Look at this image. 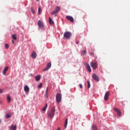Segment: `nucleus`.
I'll list each match as a JSON object with an SVG mask.
<instances>
[{"label": "nucleus", "instance_id": "7ed1b4c3", "mask_svg": "<svg viewBox=\"0 0 130 130\" xmlns=\"http://www.w3.org/2000/svg\"><path fill=\"white\" fill-rule=\"evenodd\" d=\"M56 102L58 103H60L61 102V95L60 93H57L56 96Z\"/></svg>", "mask_w": 130, "mask_h": 130}, {"label": "nucleus", "instance_id": "2f4dec72", "mask_svg": "<svg viewBox=\"0 0 130 130\" xmlns=\"http://www.w3.org/2000/svg\"><path fill=\"white\" fill-rule=\"evenodd\" d=\"M5 46L6 48H7V49H8V48H9V45L8 44H5Z\"/></svg>", "mask_w": 130, "mask_h": 130}, {"label": "nucleus", "instance_id": "f3484780", "mask_svg": "<svg viewBox=\"0 0 130 130\" xmlns=\"http://www.w3.org/2000/svg\"><path fill=\"white\" fill-rule=\"evenodd\" d=\"M7 102L8 103H10V102H11V96L9 95L7 96Z\"/></svg>", "mask_w": 130, "mask_h": 130}, {"label": "nucleus", "instance_id": "dca6fc26", "mask_svg": "<svg viewBox=\"0 0 130 130\" xmlns=\"http://www.w3.org/2000/svg\"><path fill=\"white\" fill-rule=\"evenodd\" d=\"M49 24L51 25H53L54 24L53 20L50 17L49 18Z\"/></svg>", "mask_w": 130, "mask_h": 130}, {"label": "nucleus", "instance_id": "423d86ee", "mask_svg": "<svg viewBox=\"0 0 130 130\" xmlns=\"http://www.w3.org/2000/svg\"><path fill=\"white\" fill-rule=\"evenodd\" d=\"M51 67V62H48V63H47V65L46 68H44V69L43 70V72L47 71L49 69H50Z\"/></svg>", "mask_w": 130, "mask_h": 130}, {"label": "nucleus", "instance_id": "58836bf2", "mask_svg": "<svg viewBox=\"0 0 130 130\" xmlns=\"http://www.w3.org/2000/svg\"><path fill=\"white\" fill-rule=\"evenodd\" d=\"M2 123V120H0V123Z\"/></svg>", "mask_w": 130, "mask_h": 130}, {"label": "nucleus", "instance_id": "7c9ffc66", "mask_svg": "<svg viewBox=\"0 0 130 130\" xmlns=\"http://www.w3.org/2000/svg\"><path fill=\"white\" fill-rule=\"evenodd\" d=\"M41 8L40 7L38 9V12H39V14H41Z\"/></svg>", "mask_w": 130, "mask_h": 130}, {"label": "nucleus", "instance_id": "ddd939ff", "mask_svg": "<svg viewBox=\"0 0 130 130\" xmlns=\"http://www.w3.org/2000/svg\"><path fill=\"white\" fill-rule=\"evenodd\" d=\"M24 89L26 92H29V91H30V88H29V86H28V85H25Z\"/></svg>", "mask_w": 130, "mask_h": 130}, {"label": "nucleus", "instance_id": "72a5a7b5", "mask_svg": "<svg viewBox=\"0 0 130 130\" xmlns=\"http://www.w3.org/2000/svg\"><path fill=\"white\" fill-rule=\"evenodd\" d=\"M3 93V89H0V94Z\"/></svg>", "mask_w": 130, "mask_h": 130}, {"label": "nucleus", "instance_id": "4468645a", "mask_svg": "<svg viewBox=\"0 0 130 130\" xmlns=\"http://www.w3.org/2000/svg\"><path fill=\"white\" fill-rule=\"evenodd\" d=\"M8 70H9V67H8V66L6 67L3 72V75H6V74Z\"/></svg>", "mask_w": 130, "mask_h": 130}, {"label": "nucleus", "instance_id": "393cba45", "mask_svg": "<svg viewBox=\"0 0 130 130\" xmlns=\"http://www.w3.org/2000/svg\"><path fill=\"white\" fill-rule=\"evenodd\" d=\"M92 128L93 130H97V127L96 125H93V126H92Z\"/></svg>", "mask_w": 130, "mask_h": 130}, {"label": "nucleus", "instance_id": "b1692460", "mask_svg": "<svg viewBox=\"0 0 130 130\" xmlns=\"http://www.w3.org/2000/svg\"><path fill=\"white\" fill-rule=\"evenodd\" d=\"M47 107H48L47 104H46L45 107H44V108H43L42 110H43V111H45L46 108H47Z\"/></svg>", "mask_w": 130, "mask_h": 130}, {"label": "nucleus", "instance_id": "473e14b6", "mask_svg": "<svg viewBox=\"0 0 130 130\" xmlns=\"http://www.w3.org/2000/svg\"><path fill=\"white\" fill-rule=\"evenodd\" d=\"M79 86H80V88H82V84H80Z\"/></svg>", "mask_w": 130, "mask_h": 130}, {"label": "nucleus", "instance_id": "f03ea898", "mask_svg": "<svg viewBox=\"0 0 130 130\" xmlns=\"http://www.w3.org/2000/svg\"><path fill=\"white\" fill-rule=\"evenodd\" d=\"M55 113V108H52L51 109V111L49 112L48 115L49 117L52 118L53 117Z\"/></svg>", "mask_w": 130, "mask_h": 130}, {"label": "nucleus", "instance_id": "0eeeda50", "mask_svg": "<svg viewBox=\"0 0 130 130\" xmlns=\"http://www.w3.org/2000/svg\"><path fill=\"white\" fill-rule=\"evenodd\" d=\"M114 110L117 113V115H118V116L119 117L121 116V113L120 110L118 109V108H114Z\"/></svg>", "mask_w": 130, "mask_h": 130}, {"label": "nucleus", "instance_id": "a211bd4d", "mask_svg": "<svg viewBox=\"0 0 130 130\" xmlns=\"http://www.w3.org/2000/svg\"><path fill=\"white\" fill-rule=\"evenodd\" d=\"M16 129H17V126L16 125H12L11 126V129L12 130H16Z\"/></svg>", "mask_w": 130, "mask_h": 130}, {"label": "nucleus", "instance_id": "20e7f679", "mask_svg": "<svg viewBox=\"0 0 130 130\" xmlns=\"http://www.w3.org/2000/svg\"><path fill=\"white\" fill-rule=\"evenodd\" d=\"M90 65L91 67L93 68V70H96V69L98 68V64L95 62H90Z\"/></svg>", "mask_w": 130, "mask_h": 130}, {"label": "nucleus", "instance_id": "e433bc0d", "mask_svg": "<svg viewBox=\"0 0 130 130\" xmlns=\"http://www.w3.org/2000/svg\"><path fill=\"white\" fill-rule=\"evenodd\" d=\"M76 44H79V41H77L76 43Z\"/></svg>", "mask_w": 130, "mask_h": 130}, {"label": "nucleus", "instance_id": "5701e85b", "mask_svg": "<svg viewBox=\"0 0 130 130\" xmlns=\"http://www.w3.org/2000/svg\"><path fill=\"white\" fill-rule=\"evenodd\" d=\"M68 124V119H66L64 122V128H66Z\"/></svg>", "mask_w": 130, "mask_h": 130}, {"label": "nucleus", "instance_id": "4be33fe9", "mask_svg": "<svg viewBox=\"0 0 130 130\" xmlns=\"http://www.w3.org/2000/svg\"><path fill=\"white\" fill-rule=\"evenodd\" d=\"M87 53V51L86 50H84V51H81V54L83 55H85Z\"/></svg>", "mask_w": 130, "mask_h": 130}, {"label": "nucleus", "instance_id": "9b49d317", "mask_svg": "<svg viewBox=\"0 0 130 130\" xmlns=\"http://www.w3.org/2000/svg\"><path fill=\"white\" fill-rule=\"evenodd\" d=\"M92 77L93 78V79H94L95 81H99V77L95 74H93Z\"/></svg>", "mask_w": 130, "mask_h": 130}, {"label": "nucleus", "instance_id": "2eb2a0df", "mask_svg": "<svg viewBox=\"0 0 130 130\" xmlns=\"http://www.w3.org/2000/svg\"><path fill=\"white\" fill-rule=\"evenodd\" d=\"M45 96L47 99L48 98V86H47V89L46 90Z\"/></svg>", "mask_w": 130, "mask_h": 130}, {"label": "nucleus", "instance_id": "4c0bfd02", "mask_svg": "<svg viewBox=\"0 0 130 130\" xmlns=\"http://www.w3.org/2000/svg\"><path fill=\"white\" fill-rule=\"evenodd\" d=\"M57 130H60V128H58Z\"/></svg>", "mask_w": 130, "mask_h": 130}, {"label": "nucleus", "instance_id": "9d476101", "mask_svg": "<svg viewBox=\"0 0 130 130\" xmlns=\"http://www.w3.org/2000/svg\"><path fill=\"white\" fill-rule=\"evenodd\" d=\"M66 19H68V20L70 21L71 22H74V18H73V17L71 16H67Z\"/></svg>", "mask_w": 130, "mask_h": 130}, {"label": "nucleus", "instance_id": "f8f14e48", "mask_svg": "<svg viewBox=\"0 0 130 130\" xmlns=\"http://www.w3.org/2000/svg\"><path fill=\"white\" fill-rule=\"evenodd\" d=\"M85 67H86V69L88 70V71L89 72H91V68H90V66L88 63H86Z\"/></svg>", "mask_w": 130, "mask_h": 130}, {"label": "nucleus", "instance_id": "c756f323", "mask_svg": "<svg viewBox=\"0 0 130 130\" xmlns=\"http://www.w3.org/2000/svg\"><path fill=\"white\" fill-rule=\"evenodd\" d=\"M10 117H11V114L6 115V118H10Z\"/></svg>", "mask_w": 130, "mask_h": 130}, {"label": "nucleus", "instance_id": "412c9836", "mask_svg": "<svg viewBox=\"0 0 130 130\" xmlns=\"http://www.w3.org/2000/svg\"><path fill=\"white\" fill-rule=\"evenodd\" d=\"M30 11H31V12H32V14H35V13H36V12L35 11V10L33 8V7H31Z\"/></svg>", "mask_w": 130, "mask_h": 130}, {"label": "nucleus", "instance_id": "c85d7f7f", "mask_svg": "<svg viewBox=\"0 0 130 130\" xmlns=\"http://www.w3.org/2000/svg\"><path fill=\"white\" fill-rule=\"evenodd\" d=\"M87 83H88V88H89L90 87V84L89 81H87Z\"/></svg>", "mask_w": 130, "mask_h": 130}, {"label": "nucleus", "instance_id": "aec40b11", "mask_svg": "<svg viewBox=\"0 0 130 130\" xmlns=\"http://www.w3.org/2000/svg\"><path fill=\"white\" fill-rule=\"evenodd\" d=\"M40 80V75H37V76H36V80L37 81H39Z\"/></svg>", "mask_w": 130, "mask_h": 130}, {"label": "nucleus", "instance_id": "6ab92c4d", "mask_svg": "<svg viewBox=\"0 0 130 130\" xmlns=\"http://www.w3.org/2000/svg\"><path fill=\"white\" fill-rule=\"evenodd\" d=\"M59 10H60V8L58 6H57L55 9V11H56V13H58Z\"/></svg>", "mask_w": 130, "mask_h": 130}, {"label": "nucleus", "instance_id": "6e6552de", "mask_svg": "<svg viewBox=\"0 0 130 130\" xmlns=\"http://www.w3.org/2000/svg\"><path fill=\"white\" fill-rule=\"evenodd\" d=\"M38 24L39 28H42L44 27V24H43V22L39 20L38 22Z\"/></svg>", "mask_w": 130, "mask_h": 130}, {"label": "nucleus", "instance_id": "1a4fd4ad", "mask_svg": "<svg viewBox=\"0 0 130 130\" xmlns=\"http://www.w3.org/2000/svg\"><path fill=\"white\" fill-rule=\"evenodd\" d=\"M31 56L32 59H36V57H37V53L35 52V51H33L32 54H31Z\"/></svg>", "mask_w": 130, "mask_h": 130}, {"label": "nucleus", "instance_id": "39448f33", "mask_svg": "<svg viewBox=\"0 0 130 130\" xmlns=\"http://www.w3.org/2000/svg\"><path fill=\"white\" fill-rule=\"evenodd\" d=\"M110 95V92L108 91L105 93L104 100L107 101L109 100V96Z\"/></svg>", "mask_w": 130, "mask_h": 130}, {"label": "nucleus", "instance_id": "c9c22d12", "mask_svg": "<svg viewBox=\"0 0 130 130\" xmlns=\"http://www.w3.org/2000/svg\"><path fill=\"white\" fill-rule=\"evenodd\" d=\"M12 43L13 44H14V43H15V41H12Z\"/></svg>", "mask_w": 130, "mask_h": 130}, {"label": "nucleus", "instance_id": "a878e982", "mask_svg": "<svg viewBox=\"0 0 130 130\" xmlns=\"http://www.w3.org/2000/svg\"><path fill=\"white\" fill-rule=\"evenodd\" d=\"M57 14V13L56 12V11H52V12H51V14L52 15H55V14Z\"/></svg>", "mask_w": 130, "mask_h": 130}, {"label": "nucleus", "instance_id": "f704fd0d", "mask_svg": "<svg viewBox=\"0 0 130 130\" xmlns=\"http://www.w3.org/2000/svg\"><path fill=\"white\" fill-rule=\"evenodd\" d=\"M90 55H91V56L93 55V52H90Z\"/></svg>", "mask_w": 130, "mask_h": 130}, {"label": "nucleus", "instance_id": "cd10ccee", "mask_svg": "<svg viewBox=\"0 0 130 130\" xmlns=\"http://www.w3.org/2000/svg\"><path fill=\"white\" fill-rule=\"evenodd\" d=\"M42 86H43L42 83H40V84H39V85L38 86V88H41V87H42Z\"/></svg>", "mask_w": 130, "mask_h": 130}, {"label": "nucleus", "instance_id": "f257e3e1", "mask_svg": "<svg viewBox=\"0 0 130 130\" xmlns=\"http://www.w3.org/2000/svg\"><path fill=\"white\" fill-rule=\"evenodd\" d=\"M72 36V33L70 31H66L63 34V37L67 40H70Z\"/></svg>", "mask_w": 130, "mask_h": 130}, {"label": "nucleus", "instance_id": "bb28decb", "mask_svg": "<svg viewBox=\"0 0 130 130\" xmlns=\"http://www.w3.org/2000/svg\"><path fill=\"white\" fill-rule=\"evenodd\" d=\"M12 38L14 39V40H16V39H17V37H16V35H12Z\"/></svg>", "mask_w": 130, "mask_h": 130}]
</instances>
